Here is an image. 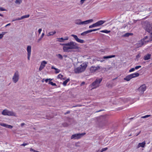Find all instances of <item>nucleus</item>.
Returning a JSON list of instances; mask_svg holds the SVG:
<instances>
[{"instance_id": "obj_33", "label": "nucleus", "mask_w": 152, "mask_h": 152, "mask_svg": "<svg viewBox=\"0 0 152 152\" xmlns=\"http://www.w3.org/2000/svg\"><path fill=\"white\" fill-rule=\"evenodd\" d=\"M7 124H5L0 122V125L2 126H3V127H7Z\"/></svg>"}, {"instance_id": "obj_53", "label": "nucleus", "mask_w": 152, "mask_h": 152, "mask_svg": "<svg viewBox=\"0 0 152 152\" xmlns=\"http://www.w3.org/2000/svg\"><path fill=\"white\" fill-rule=\"evenodd\" d=\"M28 145L27 143H23L21 145V146H25Z\"/></svg>"}, {"instance_id": "obj_61", "label": "nucleus", "mask_w": 152, "mask_h": 152, "mask_svg": "<svg viewBox=\"0 0 152 152\" xmlns=\"http://www.w3.org/2000/svg\"><path fill=\"white\" fill-rule=\"evenodd\" d=\"M42 39V38H41V37H40V38H39L38 40V42H39L41 39Z\"/></svg>"}, {"instance_id": "obj_46", "label": "nucleus", "mask_w": 152, "mask_h": 152, "mask_svg": "<svg viewBox=\"0 0 152 152\" xmlns=\"http://www.w3.org/2000/svg\"><path fill=\"white\" fill-rule=\"evenodd\" d=\"M141 66H136L134 68H135V69H137L140 68H141Z\"/></svg>"}, {"instance_id": "obj_36", "label": "nucleus", "mask_w": 152, "mask_h": 152, "mask_svg": "<svg viewBox=\"0 0 152 152\" xmlns=\"http://www.w3.org/2000/svg\"><path fill=\"white\" fill-rule=\"evenodd\" d=\"M107 149L108 148H103L100 150V152H102L104 151H106Z\"/></svg>"}, {"instance_id": "obj_13", "label": "nucleus", "mask_w": 152, "mask_h": 152, "mask_svg": "<svg viewBox=\"0 0 152 152\" xmlns=\"http://www.w3.org/2000/svg\"><path fill=\"white\" fill-rule=\"evenodd\" d=\"M93 21V20L91 19L86 20L84 21H82L81 25H86L90 23H92Z\"/></svg>"}, {"instance_id": "obj_7", "label": "nucleus", "mask_w": 152, "mask_h": 152, "mask_svg": "<svg viewBox=\"0 0 152 152\" xmlns=\"http://www.w3.org/2000/svg\"><path fill=\"white\" fill-rule=\"evenodd\" d=\"M19 78V74L18 71H16L14 73L12 77L13 82L15 83L18 82Z\"/></svg>"}, {"instance_id": "obj_56", "label": "nucleus", "mask_w": 152, "mask_h": 152, "mask_svg": "<svg viewBox=\"0 0 152 152\" xmlns=\"http://www.w3.org/2000/svg\"><path fill=\"white\" fill-rule=\"evenodd\" d=\"M44 35H45L44 33H42V35H41V38H42L44 36Z\"/></svg>"}, {"instance_id": "obj_17", "label": "nucleus", "mask_w": 152, "mask_h": 152, "mask_svg": "<svg viewBox=\"0 0 152 152\" xmlns=\"http://www.w3.org/2000/svg\"><path fill=\"white\" fill-rule=\"evenodd\" d=\"M31 46L30 45L28 46L27 47V54H31Z\"/></svg>"}, {"instance_id": "obj_60", "label": "nucleus", "mask_w": 152, "mask_h": 152, "mask_svg": "<svg viewBox=\"0 0 152 152\" xmlns=\"http://www.w3.org/2000/svg\"><path fill=\"white\" fill-rule=\"evenodd\" d=\"M85 84V82H83L81 83V86H82V85H84Z\"/></svg>"}, {"instance_id": "obj_18", "label": "nucleus", "mask_w": 152, "mask_h": 152, "mask_svg": "<svg viewBox=\"0 0 152 152\" xmlns=\"http://www.w3.org/2000/svg\"><path fill=\"white\" fill-rule=\"evenodd\" d=\"M81 20L80 19H77L75 20V23L77 25H81Z\"/></svg>"}, {"instance_id": "obj_64", "label": "nucleus", "mask_w": 152, "mask_h": 152, "mask_svg": "<svg viewBox=\"0 0 152 152\" xmlns=\"http://www.w3.org/2000/svg\"><path fill=\"white\" fill-rule=\"evenodd\" d=\"M81 106V105H76V106H77V107H78V106L80 107Z\"/></svg>"}, {"instance_id": "obj_41", "label": "nucleus", "mask_w": 152, "mask_h": 152, "mask_svg": "<svg viewBox=\"0 0 152 152\" xmlns=\"http://www.w3.org/2000/svg\"><path fill=\"white\" fill-rule=\"evenodd\" d=\"M12 127H13V126L11 125H8L7 124V126L6 128H9L10 129H12Z\"/></svg>"}, {"instance_id": "obj_2", "label": "nucleus", "mask_w": 152, "mask_h": 152, "mask_svg": "<svg viewBox=\"0 0 152 152\" xmlns=\"http://www.w3.org/2000/svg\"><path fill=\"white\" fill-rule=\"evenodd\" d=\"M87 64L86 63H83L79 67L75 69V72L76 74H79L84 72L86 70Z\"/></svg>"}, {"instance_id": "obj_14", "label": "nucleus", "mask_w": 152, "mask_h": 152, "mask_svg": "<svg viewBox=\"0 0 152 152\" xmlns=\"http://www.w3.org/2000/svg\"><path fill=\"white\" fill-rule=\"evenodd\" d=\"M105 22V21L100 20L94 24L95 25V27H96L101 25L102 24L104 23Z\"/></svg>"}, {"instance_id": "obj_44", "label": "nucleus", "mask_w": 152, "mask_h": 152, "mask_svg": "<svg viewBox=\"0 0 152 152\" xmlns=\"http://www.w3.org/2000/svg\"><path fill=\"white\" fill-rule=\"evenodd\" d=\"M135 70V68H132L131 69L129 70V72H132L134 71Z\"/></svg>"}, {"instance_id": "obj_16", "label": "nucleus", "mask_w": 152, "mask_h": 152, "mask_svg": "<svg viewBox=\"0 0 152 152\" xmlns=\"http://www.w3.org/2000/svg\"><path fill=\"white\" fill-rule=\"evenodd\" d=\"M129 75L131 79L132 78L138 77L139 75V74L138 73H136L130 74Z\"/></svg>"}, {"instance_id": "obj_57", "label": "nucleus", "mask_w": 152, "mask_h": 152, "mask_svg": "<svg viewBox=\"0 0 152 152\" xmlns=\"http://www.w3.org/2000/svg\"><path fill=\"white\" fill-rule=\"evenodd\" d=\"M51 69H54L55 70L56 68H55L54 66H52L51 67Z\"/></svg>"}, {"instance_id": "obj_12", "label": "nucleus", "mask_w": 152, "mask_h": 152, "mask_svg": "<svg viewBox=\"0 0 152 152\" xmlns=\"http://www.w3.org/2000/svg\"><path fill=\"white\" fill-rule=\"evenodd\" d=\"M145 43L144 42V40H141L139 41L136 45L137 48H138L142 46Z\"/></svg>"}, {"instance_id": "obj_5", "label": "nucleus", "mask_w": 152, "mask_h": 152, "mask_svg": "<svg viewBox=\"0 0 152 152\" xmlns=\"http://www.w3.org/2000/svg\"><path fill=\"white\" fill-rule=\"evenodd\" d=\"M143 26L146 31L149 33L151 32V30H152V23H150L148 22H145Z\"/></svg>"}, {"instance_id": "obj_59", "label": "nucleus", "mask_w": 152, "mask_h": 152, "mask_svg": "<svg viewBox=\"0 0 152 152\" xmlns=\"http://www.w3.org/2000/svg\"><path fill=\"white\" fill-rule=\"evenodd\" d=\"M25 124L24 123H23L21 124L20 125L22 127H23Z\"/></svg>"}, {"instance_id": "obj_8", "label": "nucleus", "mask_w": 152, "mask_h": 152, "mask_svg": "<svg viewBox=\"0 0 152 152\" xmlns=\"http://www.w3.org/2000/svg\"><path fill=\"white\" fill-rule=\"evenodd\" d=\"M146 88L147 87L145 84H143L140 86L137 89L139 94L141 96L143 94Z\"/></svg>"}, {"instance_id": "obj_37", "label": "nucleus", "mask_w": 152, "mask_h": 152, "mask_svg": "<svg viewBox=\"0 0 152 152\" xmlns=\"http://www.w3.org/2000/svg\"><path fill=\"white\" fill-rule=\"evenodd\" d=\"M30 150L31 152H41L33 149L32 148H30Z\"/></svg>"}, {"instance_id": "obj_6", "label": "nucleus", "mask_w": 152, "mask_h": 152, "mask_svg": "<svg viewBox=\"0 0 152 152\" xmlns=\"http://www.w3.org/2000/svg\"><path fill=\"white\" fill-rule=\"evenodd\" d=\"M86 134V133L84 132L82 133H77L72 134L71 137V139L74 140L79 139L85 135Z\"/></svg>"}, {"instance_id": "obj_1", "label": "nucleus", "mask_w": 152, "mask_h": 152, "mask_svg": "<svg viewBox=\"0 0 152 152\" xmlns=\"http://www.w3.org/2000/svg\"><path fill=\"white\" fill-rule=\"evenodd\" d=\"M63 45V50L64 52H67L70 50H77L80 48L77 44L75 42L71 41L66 44H61Z\"/></svg>"}, {"instance_id": "obj_58", "label": "nucleus", "mask_w": 152, "mask_h": 152, "mask_svg": "<svg viewBox=\"0 0 152 152\" xmlns=\"http://www.w3.org/2000/svg\"><path fill=\"white\" fill-rule=\"evenodd\" d=\"M10 25H11L10 23H8V24H7V25H6L5 26V27H7V26H10Z\"/></svg>"}, {"instance_id": "obj_48", "label": "nucleus", "mask_w": 152, "mask_h": 152, "mask_svg": "<svg viewBox=\"0 0 152 152\" xmlns=\"http://www.w3.org/2000/svg\"><path fill=\"white\" fill-rule=\"evenodd\" d=\"M7 33V32H2L1 33V34L2 35H3V36H4V35H5V34H6Z\"/></svg>"}, {"instance_id": "obj_43", "label": "nucleus", "mask_w": 152, "mask_h": 152, "mask_svg": "<svg viewBox=\"0 0 152 152\" xmlns=\"http://www.w3.org/2000/svg\"><path fill=\"white\" fill-rule=\"evenodd\" d=\"M95 27L94 24H93L92 25H90L89 26V28H91L93 27Z\"/></svg>"}, {"instance_id": "obj_49", "label": "nucleus", "mask_w": 152, "mask_h": 152, "mask_svg": "<svg viewBox=\"0 0 152 152\" xmlns=\"http://www.w3.org/2000/svg\"><path fill=\"white\" fill-rule=\"evenodd\" d=\"M86 0H81L80 1V4H83V3L84 2V1H85Z\"/></svg>"}, {"instance_id": "obj_20", "label": "nucleus", "mask_w": 152, "mask_h": 152, "mask_svg": "<svg viewBox=\"0 0 152 152\" xmlns=\"http://www.w3.org/2000/svg\"><path fill=\"white\" fill-rule=\"evenodd\" d=\"M115 55H113L111 56H104L103 57V58L104 59H107L109 58H112L115 57Z\"/></svg>"}, {"instance_id": "obj_42", "label": "nucleus", "mask_w": 152, "mask_h": 152, "mask_svg": "<svg viewBox=\"0 0 152 152\" xmlns=\"http://www.w3.org/2000/svg\"><path fill=\"white\" fill-rule=\"evenodd\" d=\"M63 76L61 74H59L57 76V78H61Z\"/></svg>"}, {"instance_id": "obj_24", "label": "nucleus", "mask_w": 152, "mask_h": 152, "mask_svg": "<svg viewBox=\"0 0 152 152\" xmlns=\"http://www.w3.org/2000/svg\"><path fill=\"white\" fill-rule=\"evenodd\" d=\"M89 33V30L87 31H84L81 34V35L82 36H84L86 35L87 34Z\"/></svg>"}, {"instance_id": "obj_15", "label": "nucleus", "mask_w": 152, "mask_h": 152, "mask_svg": "<svg viewBox=\"0 0 152 152\" xmlns=\"http://www.w3.org/2000/svg\"><path fill=\"white\" fill-rule=\"evenodd\" d=\"M146 142L144 141L142 143H139L137 147V148H138L140 147L142 148H144L145 146Z\"/></svg>"}, {"instance_id": "obj_29", "label": "nucleus", "mask_w": 152, "mask_h": 152, "mask_svg": "<svg viewBox=\"0 0 152 152\" xmlns=\"http://www.w3.org/2000/svg\"><path fill=\"white\" fill-rule=\"evenodd\" d=\"M62 125L64 127H67L69 126V124L66 122H65L62 124Z\"/></svg>"}, {"instance_id": "obj_21", "label": "nucleus", "mask_w": 152, "mask_h": 152, "mask_svg": "<svg viewBox=\"0 0 152 152\" xmlns=\"http://www.w3.org/2000/svg\"><path fill=\"white\" fill-rule=\"evenodd\" d=\"M106 86L109 88H112L113 86L112 83L110 82H108L106 84Z\"/></svg>"}, {"instance_id": "obj_34", "label": "nucleus", "mask_w": 152, "mask_h": 152, "mask_svg": "<svg viewBox=\"0 0 152 152\" xmlns=\"http://www.w3.org/2000/svg\"><path fill=\"white\" fill-rule=\"evenodd\" d=\"M99 29V28H97V29H92V30H89V33L92 32L93 31H95L97 30H98Z\"/></svg>"}, {"instance_id": "obj_39", "label": "nucleus", "mask_w": 152, "mask_h": 152, "mask_svg": "<svg viewBox=\"0 0 152 152\" xmlns=\"http://www.w3.org/2000/svg\"><path fill=\"white\" fill-rule=\"evenodd\" d=\"M150 116H151V115H145V116L142 117L141 118H148Z\"/></svg>"}, {"instance_id": "obj_22", "label": "nucleus", "mask_w": 152, "mask_h": 152, "mask_svg": "<svg viewBox=\"0 0 152 152\" xmlns=\"http://www.w3.org/2000/svg\"><path fill=\"white\" fill-rule=\"evenodd\" d=\"M56 33V31H52L49 32L47 34L48 36H52L53 35Z\"/></svg>"}, {"instance_id": "obj_31", "label": "nucleus", "mask_w": 152, "mask_h": 152, "mask_svg": "<svg viewBox=\"0 0 152 152\" xmlns=\"http://www.w3.org/2000/svg\"><path fill=\"white\" fill-rule=\"evenodd\" d=\"M57 39H58L57 41L60 42H62L64 41L63 38V37L60 38H57Z\"/></svg>"}, {"instance_id": "obj_3", "label": "nucleus", "mask_w": 152, "mask_h": 152, "mask_svg": "<svg viewBox=\"0 0 152 152\" xmlns=\"http://www.w3.org/2000/svg\"><path fill=\"white\" fill-rule=\"evenodd\" d=\"M102 80V78H96V80L90 86L91 89H95L100 86V83Z\"/></svg>"}, {"instance_id": "obj_51", "label": "nucleus", "mask_w": 152, "mask_h": 152, "mask_svg": "<svg viewBox=\"0 0 152 152\" xmlns=\"http://www.w3.org/2000/svg\"><path fill=\"white\" fill-rule=\"evenodd\" d=\"M30 56H31V54H27L28 59L29 60H30Z\"/></svg>"}, {"instance_id": "obj_9", "label": "nucleus", "mask_w": 152, "mask_h": 152, "mask_svg": "<svg viewBox=\"0 0 152 152\" xmlns=\"http://www.w3.org/2000/svg\"><path fill=\"white\" fill-rule=\"evenodd\" d=\"M100 69V67L99 66H92L90 67V70L91 72L93 73L99 70Z\"/></svg>"}, {"instance_id": "obj_27", "label": "nucleus", "mask_w": 152, "mask_h": 152, "mask_svg": "<svg viewBox=\"0 0 152 152\" xmlns=\"http://www.w3.org/2000/svg\"><path fill=\"white\" fill-rule=\"evenodd\" d=\"M124 79L125 80H126L127 81H129L131 79V78L129 77V75L127 76L126 77L124 78Z\"/></svg>"}, {"instance_id": "obj_30", "label": "nucleus", "mask_w": 152, "mask_h": 152, "mask_svg": "<svg viewBox=\"0 0 152 152\" xmlns=\"http://www.w3.org/2000/svg\"><path fill=\"white\" fill-rule=\"evenodd\" d=\"M100 32L102 33H108L110 32V31H108L107 30H102L100 31Z\"/></svg>"}, {"instance_id": "obj_26", "label": "nucleus", "mask_w": 152, "mask_h": 152, "mask_svg": "<svg viewBox=\"0 0 152 152\" xmlns=\"http://www.w3.org/2000/svg\"><path fill=\"white\" fill-rule=\"evenodd\" d=\"M69 78L67 79L65 81H64L63 82V85L64 86H66L67 83L69 81Z\"/></svg>"}, {"instance_id": "obj_54", "label": "nucleus", "mask_w": 152, "mask_h": 152, "mask_svg": "<svg viewBox=\"0 0 152 152\" xmlns=\"http://www.w3.org/2000/svg\"><path fill=\"white\" fill-rule=\"evenodd\" d=\"M112 69V66H110L108 68H107V70H110Z\"/></svg>"}, {"instance_id": "obj_23", "label": "nucleus", "mask_w": 152, "mask_h": 152, "mask_svg": "<svg viewBox=\"0 0 152 152\" xmlns=\"http://www.w3.org/2000/svg\"><path fill=\"white\" fill-rule=\"evenodd\" d=\"M22 2V0H15V3L19 5Z\"/></svg>"}, {"instance_id": "obj_45", "label": "nucleus", "mask_w": 152, "mask_h": 152, "mask_svg": "<svg viewBox=\"0 0 152 152\" xmlns=\"http://www.w3.org/2000/svg\"><path fill=\"white\" fill-rule=\"evenodd\" d=\"M63 39H64V41L66 40H67L68 39L69 37H68L66 36V37H65L64 38H63Z\"/></svg>"}, {"instance_id": "obj_25", "label": "nucleus", "mask_w": 152, "mask_h": 152, "mask_svg": "<svg viewBox=\"0 0 152 152\" xmlns=\"http://www.w3.org/2000/svg\"><path fill=\"white\" fill-rule=\"evenodd\" d=\"M56 56L60 59L62 60L63 58L61 54H57Z\"/></svg>"}, {"instance_id": "obj_55", "label": "nucleus", "mask_w": 152, "mask_h": 152, "mask_svg": "<svg viewBox=\"0 0 152 152\" xmlns=\"http://www.w3.org/2000/svg\"><path fill=\"white\" fill-rule=\"evenodd\" d=\"M4 36H3L1 34H0V39H2Z\"/></svg>"}, {"instance_id": "obj_38", "label": "nucleus", "mask_w": 152, "mask_h": 152, "mask_svg": "<svg viewBox=\"0 0 152 152\" xmlns=\"http://www.w3.org/2000/svg\"><path fill=\"white\" fill-rule=\"evenodd\" d=\"M148 38V36H146V37H145L143 39H142V40H144V42L145 43L146 42H148V41H146V40H145L146 39H147V38Z\"/></svg>"}, {"instance_id": "obj_35", "label": "nucleus", "mask_w": 152, "mask_h": 152, "mask_svg": "<svg viewBox=\"0 0 152 152\" xmlns=\"http://www.w3.org/2000/svg\"><path fill=\"white\" fill-rule=\"evenodd\" d=\"M49 84H50L52 86H56V84L55 83H53L52 82L49 81Z\"/></svg>"}, {"instance_id": "obj_11", "label": "nucleus", "mask_w": 152, "mask_h": 152, "mask_svg": "<svg viewBox=\"0 0 152 152\" xmlns=\"http://www.w3.org/2000/svg\"><path fill=\"white\" fill-rule=\"evenodd\" d=\"M47 63V62L45 61H42L41 62L40 66L39 68V71H41L45 67V65Z\"/></svg>"}, {"instance_id": "obj_47", "label": "nucleus", "mask_w": 152, "mask_h": 152, "mask_svg": "<svg viewBox=\"0 0 152 152\" xmlns=\"http://www.w3.org/2000/svg\"><path fill=\"white\" fill-rule=\"evenodd\" d=\"M22 20V18H21V17L20 18H16V19L15 20Z\"/></svg>"}, {"instance_id": "obj_40", "label": "nucleus", "mask_w": 152, "mask_h": 152, "mask_svg": "<svg viewBox=\"0 0 152 152\" xmlns=\"http://www.w3.org/2000/svg\"><path fill=\"white\" fill-rule=\"evenodd\" d=\"M55 70V72L56 74L58 73L60 71V70L57 68H56Z\"/></svg>"}, {"instance_id": "obj_62", "label": "nucleus", "mask_w": 152, "mask_h": 152, "mask_svg": "<svg viewBox=\"0 0 152 152\" xmlns=\"http://www.w3.org/2000/svg\"><path fill=\"white\" fill-rule=\"evenodd\" d=\"M49 80V79H47L45 80V81L46 83L48 82V81Z\"/></svg>"}, {"instance_id": "obj_28", "label": "nucleus", "mask_w": 152, "mask_h": 152, "mask_svg": "<svg viewBox=\"0 0 152 152\" xmlns=\"http://www.w3.org/2000/svg\"><path fill=\"white\" fill-rule=\"evenodd\" d=\"M132 34L130 33H126L124 34L123 36L124 37H128L130 35H132Z\"/></svg>"}, {"instance_id": "obj_32", "label": "nucleus", "mask_w": 152, "mask_h": 152, "mask_svg": "<svg viewBox=\"0 0 152 152\" xmlns=\"http://www.w3.org/2000/svg\"><path fill=\"white\" fill-rule=\"evenodd\" d=\"M29 16H30L29 15H23V16H21V18H22V19H23L24 18H28Z\"/></svg>"}, {"instance_id": "obj_19", "label": "nucleus", "mask_w": 152, "mask_h": 152, "mask_svg": "<svg viewBox=\"0 0 152 152\" xmlns=\"http://www.w3.org/2000/svg\"><path fill=\"white\" fill-rule=\"evenodd\" d=\"M151 55L150 54H148L147 55L144 56L143 58V59L145 60H148L150 58Z\"/></svg>"}, {"instance_id": "obj_50", "label": "nucleus", "mask_w": 152, "mask_h": 152, "mask_svg": "<svg viewBox=\"0 0 152 152\" xmlns=\"http://www.w3.org/2000/svg\"><path fill=\"white\" fill-rule=\"evenodd\" d=\"M6 10L5 9L3 8L2 7H0V10L4 11H5Z\"/></svg>"}, {"instance_id": "obj_52", "label": "nucleus", "mask_w": 152, "mask_h": 152, "mask_svg": "<svg viewBox=\"0 0 152 152\" xmlns=\"http://www.w3.org/2000/svg\"><path fill=\"white\" fill-rule=\"evenodd\" d=\"M42 31V28H39L38 31L39 34H40Z\"/></svg>"}, {"instance_id": "obj_4", "label": "nucleus", "mask_w": 152, "mask_h": 152, "mask_svg": "<svg viewBox=\"0 0 152 152\" xmlns=\"http://www.w3.org/2000/svg\"><path fill=\"white\" fill-rule=\"evenodd\" d=\"M1 114L2 115H4L13 116L15 117L17 116L16 114L14 112L12 111L8 110L6 109L2 111Z\"/></svg>"}, {"instance_id": "obj_63", "label": "nucleus", "mask_w": 152, "mask_h": 152, "mask_svg": "<svg viewBox=\"0 0 152 152\" xmlns=\"http://www.w3.org/2000/svg\"><path fill=\"white\" fill-rule=\"evenodd\" d=\"M70 113V111H68L67 112L65 113V114H68V113Z\"/></svg>"}, {"instance_id": "obj_10", "label": "nucleus", "mask_w": 152, "mask_h": 152, "mask_svg": "<svg viewBox=\"0 0 152 152\" xmlns=\"http://www.w3.org/2000/svg\"><path fill=\"white\" fill-rule=\"evenodd\" d=\"M71 36L74 38L75 40L77 42L81 43H83L84 42V40L79 39L77 35L74 34H72Z\"/></svg>"}]
</instances>
